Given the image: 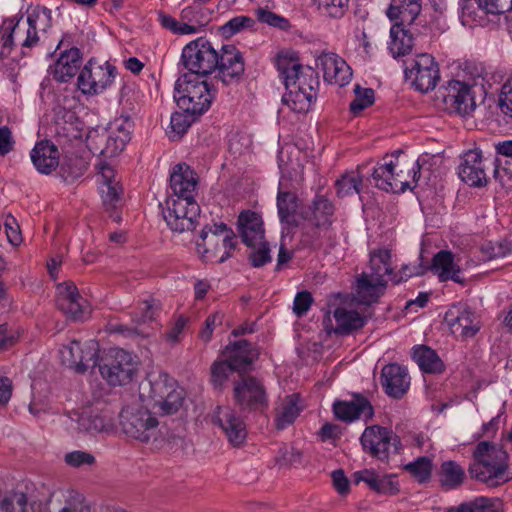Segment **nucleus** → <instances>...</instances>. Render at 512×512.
<instances>
[{"label":"nucleus","mask_w":512,"mask_h":512,"mask_svg":"<svg viewBox=\"0 0 512 512\" xmlns=\"http://www.w3.org/2000/svg\"><path fill=\"white\" fill-rule=\"evenodd\" d=\"M276 67L286 88L283 104L296 113L308 112L319 87L316 72L311 67H303L293 53L279 54Z\"/></svg>","instance_id":"nucleus-1"},{"label":"nucleus","mask_w":512,"mask_h":512,"mask_svg":"<svg viewBox=\"0 0 512 512\" xmlns=\"http://www.w3.org/2000/svg\"><path fill=\"white\" fill-rule=\"evenodd\" d=\"M509 468V454L502 447L481 441L473 450L468 473L471 479L494 488L512 479Z\"/></svg>","instance_id":"nucleus-2"},{"label":"nucleus","mask_w":512,"mask_h":512,"mask_svg":"<svg viewBox=\"0 0 512 512\" xmlns=\"http://www.w3.org/2000/svg\"><path fill=\"white\" fill-rule=\"evenodd\" d=\"M174 98L185 113L199 116L210 108L214 91L198 76L183 75L175 82Z\"/></svg>","instance_id":"nucleus-3"},{"label":"nucleus","mask_w":512,"mask_h":512,"mask_svg":"<svg viewBox=\"0 0 512 512\" xmlns=\"http://www.w3.org/2000/svg\"><path fill=\"white\" fill-rule=\"evenodd\" d=\"M122 432L129 438L158 447L163 441L158 419L147 409L139 406H127L119 414Z\"/></svg>","instance_id":"nucleus-4"},{"label":"nucleus","mask_w":512,"mask_h":512,"mask_svg":"<svg viewBox=\"0 0 512 512\" xmlns=\"http://www.w3.org/2000/svg\"><path fill=\"white\" fill-rule=\"evenodd\" d=\"M51 11L45 7L34 9L27 17V27H22L20 21L9 19L4 23V33L1 36L3 47L10 49L16 38L23 47H33L38 41L37 32L46 31L50 27Z\"/></svg>","instance_id":"nucleus-5"},{"label":"nucleus","mask_w":512,"mask_h":512,"mask_svg":"<svg viewBox=\"0 0 512 512\" xmlns=\"http://www.w3.org/2000/svg\"><path fill=\"white\" fill-rule=\"evenodd\" d=\"M97 364L102 378L111 386L130 383L139 368L137 356L121 348L108 350Z\"/></svg>","instance_id":"nucleus-6"},{"label":"nucleus","mask_w":512,"mask_h":512,"mask_svg":"<svg viewBox=\"0 0 512 512\" xmlns=\"http://www.w3.org/2000/svg\"><path fill=\"white\" fill-rule=\"evenodd\" d=\"M218 50L204 37L191 41L182 50L181 61L193 76H206L216 71Z\"/></svg>","instance_id":"nucleus-7"},{"label":"nucleus","mask_w":512,"mask_h":512,"mask_svg":"<svg viewBox=\"0 0 512 512\" xmlns=\"http://www.w3.org/2000/svg\"><path fill=\"white\" fill-rule=\"evenodd\" d=\"M363 450L380 461L401 450L400 438L389 428L379 425L366 427L360 438Z\"/></svg>","instance_id":"nucleus-8"},{"label":"nucleus","mask_w":512,"mask_h":512,"mask_svg":"<svg viewBox=\"0 0 512 512\" xmlns=\"http://www.w3.org/2000/svg\"><path fill=\"white\" fill-rule=\"evenodd\" d=\"M404 72L406 80L421 93L433 90L440 80L439 66L434 57L427 53L407 61Z\"/></svg>","instance_id":"nucleus-9"},{"label":"nucleus","mask_w":512,"mask_h":512,"mask_svg":"<svg viewBox=\"0 0 512 512\" xmlns=\"http://www.w3.org/2000/svg\"><path fill=\"white\" fill-rule=\"evenodd\" d=\"M163 216L172 231H193L198 224L200 207L196 200L167 199Z\"/></svg>","instance_id":"nucleus-10"},{"label":"nucleus","mask_w":512,"mask_h":512,"mask_svg":"<svg viewBox=\"0 0 512 512\" xmlns=\"http://www.w3.org/2000/svg\"><path fill=\"white\" fill-rule=\"evenodd\" d=\"M115 75V67L108 62L89 60L79 73L77 85L84 95H97L112 85Z\"/></svg>","instance_id":"nucleus-11"},{"label":"nucleus","mask_w":512,"mask_h":512,"mask_svg":"<svg viewBox=\"0 0 512 512\" xmlns=\"http://www.w3.org/2000/svg\"><path fill=\"white\" fill-rule=\"evenodd\" d=\"M311 213L308 216L309 223L312 227V235L310 245L314 249H321L324 246V239L330 241L332 239V217L334 214V206L330 200L323 195H317L310 207Z\"/></svg>","instance_id":"nucleus-12"},{"label":"nucleus","mask_w":512,"mask_h":512,"mask_svg":"<svg viewBox=\"0 0 512 512\" xmlns=\"http://www.w3.org/2000/svg\"><path fill=\"white\" fill-rule=\"evenodd\" d=\"M98 353L99 344L95 340L84 343L74 340L63 345L59 350L62 363L81 374L96 366Z\"/></svg>","instance_id":"nucleus-13"},{"label":"nucleus","mask_w":512,"mask_h":512,"mask_svg":"<svg viewBox=\"0 0 512 512\" xmlns=\"http://www.w3.org/2000/svg\"><path fill=\"white\" fill-rule=\"evenodd\" d=\"M372 180L377 188L386 192H404L410 186L403 164L393 155L385 156L383 163L374 168Z\"/></svg>","instance_id":"nucleus-14"},{"label":"nucleus","mask_w":512,"mask_h":512,"mask_svg":"<svg viewBox=\"0 0 512 512\" xmlns=\"http://www.w3.org/2000/svg\"><path fill=\"white\" fill-rule=\"evenodd\" d=\"M234 398L242 409L257 410L267 406L263 384L250 375H240L235 381Z\"/></svg>","instance_id":"nucleus-15"},{"label":"nucleus","mask_w":512,"mask_h":512,"mask_svg":"<svg viewBox=\"0 0 512 512\" xmlns=\"http://www.w3.org/2000/svg\"><path fill=\"white\" fill-rule=\"evenodd\" d=\"M212 421L234 446H239L245 441L246 424L230 406H218L212 414Z\"/></svg>","instance_id":"nucleus-16"},{"label":"nucleus","mask_w":512,"mask_h":512,"mask_svg":"<svg viewBox=\"0 0 512 512\" xmlns=\"http://www.w3.org/2000/svg\"><path fill=\"white\" fill-rule=\"evenodd\" d=\"M198 177L193 169L185 163L177 164L170 174L172 194L167 199L195 200Z\"/></svg>","instance_id":"nucleus-17"},{"label":"nucleus","mask_w":512,"mask_h":512,"mask_svg":"<svg viewBox=\"0 0 512 512\" xmlns=\"http://www.w3.org/2000/svg\"><path fill=\"white\" fill-rule=\"evenodd\" d=\"M58 308L73 320H84L90 313L89 305L73 283H62L57 288Z\"/></svg>","instance_id":"nucleus-18"},{"label":"nucleus","mask_w":512,"mask_h":512,"mask_svg":"<svg viewBox=\"0 0 512 512\" xmlns=\"http://www.w3.org/2000/svg\"><path fill=\"white\" fill-rule=\"evenodd\" d=\"M216 70L225 85L239 82L245 70L241 52L233 45H223L218 52Z\"/></svg>","instance_id":"nucleus-19"},{"label":"nucleus","mask_w":512,"mask_h":512,"mask_svg":"<svg viewBox=\"0 0 512 512\" xmlns=\"http://www.w3.org/2000/svg\"><path fill=\"white\" fill-rule=\"evenodd\" d=\"M160 310V303L155 299L144 300L139 303L137 309L133 313L132 320L134 326L116 325L114 331L126 337H133L135 335L146 337L150 332L143 327L144 324L152 322L156 319V315Z\"/></svg>","instance_id":"nucleus-20"},{"label":"nucleus","mask_w":512,"mask_h":512,"mask_svg":"<svg viewBox=\"0 0 512 512\" xmlns=\"http://www.w3.org/2000/svg\"><path fill=\"white\" fill-rule=\"evenodd\" d=\"M316 65L323 71L325 81L340 87L348 84L352 77L351 68L345 60L332 52H323L316 58Z\"/></svg>","instance_id":"nucleus-21"},{"label":"nucleus","mask_w":512,"mask_h":512,"mask_svg":"<svg viewBox=\"0 0 512 512\" xmlns=\"http://www.w3.org/2000/svg\"><path fill=\"white\" fill-rule=\"evenodd\" d=\"M446 90L443 100L451 113L468 115L475 109L476 103L471 94V88L465 82L450 81Z\"/></svg>","instance_id":"nucleus-22"},{"label":"nucleus","mask_w":512,"mask_h":512,"mask_svg":"<svg viewBox=\"0 0 512 512\" xmlns=\"http://www.w3.org/2000/svg\"><path fill=\"white\" fill-rule=\"evenodd\" d=\"M132 128L133 124L128 118L114 120L104 136L105 146L99 150V153L107 157L118 155L131 140Z\"/></svg>","instance_id":"nucleus-23"},{"label":"nucleus","mask_w":512,"mask_h":512,"mask_svg":"<svg viewBox=\"0 0 512 512\" xmlns=\"http://www.w3.org/2000/svg\"><path fill=\"white\" fill-rule=\"evenodd\" d=\"M445 322L457 337L469 338L480 329L477 315L466 307L455 306L445 314Z\"/></svg>","instance_id":"nucleus-24"},{"label":"nucleus","mask_w":512,"mask_h":512,"mask_svg":"<svg viewBox=\"0 0 512 512\" xmlns=\"http://www.w3.org/2000/svg\"><path fill=\"white\" fill-rule=\"evenodd\" d=\"M78 429L88 433L110 434L115 430L113 414L108 409L88 407L81 411L77 419Z\"/></svg>","instance_id":"nucleus-25"},{"label":"nucleus","mask_w":512,"mask_h":512,"mask_svg":"<svg viewBox=\"0 0 512 512\" xmlns=\"http://www.w3.org/2000/svg\"><path fill=\"white\" fill-rule=\"evenodd\" d=\"M380 382L388 396L400 399L409 389L410 376L404 366L390 363L382 368Z\"/></svg>","instance_id":"nucleus-26"},{"label":"nucleus","mask_w":512,"mask_h":512,"mask_svg":"<svg viewBox=\"0 0 512 512\" xmlns=\"http://www.w3.org/2000/svg\"><path fill=\"white\" fill-rule=\"evenodd\" d=\"M458 174L461 180L470 186H485L487 184V176L482 152L478 149H472L464 153L459 165Z\"/></svg>","instance_id":"nucleus-27"},{"label":"nucleus","mask_w":512,"mask_h":512,"mask_svg":"<svg viewBox=\"0 0 512 512\" xmlns=\"http://www.w3.org/2000/svg\"><path fill=\"white\" fill-rule=\"evenodd\" d=\"M97 183L103 204L108 209L115 208L123 193L120 179L115 170L108 164H100L97 173Z\"/></svg>","instance_id":"nucleus-28"},{"label":"nucleus","mask_w":512,"mask_h":512,"mask_svg":"<svg viewBox=\"0 0 512 512\" xmlns=\"http://www.w3.org/2000/svg\"><path fill=\"white\" fill-rule=\"evenodd\" d=\"M82 64V55L78 48L71 47L62 51L48 72L57 82L65 83L72 79Z\"/></svg>","instance_id":"nucleus-29"},{"label":"nucleus","mask_w":512,"mask_h":512,"mask_svg":"<svg viewBox=\"0 0 512 512\" xmlns=\"http://www.w3.org/2000/svg\"><path fill=\"white\" fill-rule=\"evenodd\" d=\"M335 416L346 422L363 418L365 420L372 418L374 411L370 402L361 395H355L349 401H337L333 405Z\"/></svg>","instance_id":"nucleus-30"},{"label":"nucleus","mask_w":512,"mask_h":512,"mask_svg":"<svg viewBox=\"0 0 512 512\" xmlns=\"http://www.w3.org/2000/svg\"><path fill=\"white\" fill-rule=\"evenodd\" d=\"M387 283L388 280H381L368 275L367 272H362L356 280L355 300L364 305L378 302L386 290Z\"/></svg>","instance_id":"nucleus-31"},{"label":"nucleus","mask_w":512,"mask_h":512,"mask_svg":"<svg viewBox=\"0 0 512 512\" xmlns=\"http://www.w3.org/2000/svg\"><path fill=\"white\" fill-rule=\"evenodd\" d=\"M238 231L243 243L256 248L264 240V228L261 216L254 211L246 210L238 217Z\"/></svg>","instance_id":"nucleus-32"},{"label":"nucleus","mask_w":512,"mask_h":512,"mask_svg":"<svg viewBox=\"0 0 512 512\" xmlns=\"http://www.w3.org/2000/svg\"><path fill=\"white\" fill-rule=\"evenodd\" d=\"M31 161L41 174H50L59 165V151L49 140L37 142L30 152Z\"/></svg>","instance_id":"nucleus-33"},{"label":"nucleus","mask_w":512,"mask_h":512,"mask_svg":"<svg viewBox=\"0 0 512 512\" xmlns=\"http://www.w3.org/2000/svg\"><path fill=\"white\" fill-rule=\"evenodd\" d=\"M227 231L224 223L204 227L200 239L196 241L197 253L205 261L213 260L220 247L221 236Z\"/></svg>","instance_id":"nucleus-34"},{"label":"nucleus","mask_w":512,"mask_h":512,"mask_svg":"<svg viewBox=\"0 0 512 512\" xmlns=\"http://www.w3.org/2000/svg\"><path fill=\"white\" fill-rule=\"evenodd\" d=\"M427 270H431L437 275L441 282L452 280L456 283H463V279L460 277V267L455 263L452 252L448 250L436 253Z\"/></svg>","instance_id":"nucleus-35"},{"label":"nucleus","mask_w":512,"mask_h":512,"mask_svg":"<svg viewBox=\"0 0 512 512\" xmlns=\"http://www.w3.org/2000/svg\"><path fill=\"white\" fill-rule=\"evenodd\" d=\"M355 482H364L368 487L379 494L395 495L399 492V485L392 475L381 476L374 470L365 469L354 473Z\"/></svg>","instance_id":"nucleus-36"},{"label":"nucleus","mask_w":512,"mask_h":512,"mask_svg":"<svg viewBox=\"0 0 512 512\" xmlns=\"http://www.w3.org/2000/svg\"><path fill=\"white\" fill-rule=\"evenodd\" d=\"M437 478L442 490H456L464 484L466 472L459 463L447 460L440 465Z\"/></svg>","instance_id":"nucleus-37"},{"label":"nucleus","mask_w":512,"mask_h":512,"mask_svg":"<svg viewBox=\"0 0 512 512\" xmlns=\"http://www.w3.org/2000/svg\"><path fill=\"white\" fill-rule=\"evenodd\" d=\"M227 361L235 371L246 370L257 358L258 353L246 340H239L226 347Z\"/></svg>","instance_id":"nucleus-38"},{"label":"nucleus","mask_w":512,"mask_h":512,"mask_svg":"<svg viewBox=\"0 0 512 512\" xmlns=\"http://www.w3.org/2000/svg\"><path fill=\"white\" fill-rule=\"evenodd\" d=\"M421 11V0H391L387 9L390 20L411 25Z\"/></svg>","instance_id":"nucleus-39"},{"label":"nucleus","mask_w":512,"mask_h":512,"mask_svg":"<svg viewBox=\"0 0 512 512\" xmlns=\"http://www.w3.org/2000/svg\"><path fill=\"white\" fill-rule=\"evenodd\" d=\"M0 512H43V506L23 492L10 491L0 501Z\"/></svg>","instance_id":"nucleus-40"},{"label":"nucleus","mask_w":512,"mask_h":512,"mask_svg":"<svg viewBox=\"0 0 512 512\" xmlns=\"http://www.w3.org/2000/svg\"><path fill=\"white\" fill-rule=\"evenodd\" d=\"M297 395L286 396L275 409V427L283 430L293 424L299 416L301 408L299 406Z\"/></svg>","instance_id":"nucleus-41"},{"label":"nucleus","mask_w":512,"mask_h":512,"mask_svg":"<svg viewBox=\"0 0 512 512\" xmlns=\"http://www.w3.org/2000/svg\"><path fill=\"white\" fill-rule=\"evenodd\" d=\"M412 358L424 373L438 374L442 373L445 369V365L436 351L428 346H415Z\"/></svg>","instance_id":"nucleus-42"},{"label":"nucleus","mask_w":512,"mask_h":512,"mask_svg":"<svg viewBox=\"0 0 512 512\" xmlns=\"http://www.w3.org/2000/svg\"><path fill=\"white\" fill-rule=\"evenodd\" d=\"M336 334H349L354 330L362 328L366 323V318L355 310H349L344 307H338L334 311Z\"/></svg>","instance_id":"nucleus-43"},{"label":"nucleus","mask_w":512,"mask_h":512,"mask_svg":"<svg viewBox=\"0 0 512 512\" xmlns=\"http://www.w3.org/2000/svg\"><path fill=\"white\" fill-rule=\"evenodd\" d=\"M405 26L408 25L395 22L390 29L391 42L389 49L393 57L404 56L412 50L413 36Z\"/></svg>","instance_id":"nucleus-44"},{"label":"nucleus","mask_w":512,"mask_h":512,"mask_svg":"<svg viewBox=\"0 0 512 512\" xmlns=\"http://www.w3.org/2000/svg\"><path fill=\"white\" fill-rule=\"evenodd\" d=\"M444 512H502V501L495 497L478 496L458 506H451Z\"/></svg>","instance_id":"nucleus-45"},{"label":"nucleus","mask_w":512,"mask_h":512,"mask_svg":"<svg viewBox=\"0 0 512 512\" xmlns=\"http://www.w3.org/2000/svg\"><path fill=\"white\" fill-rule=\"evenodd\" d=\"M372 277L388 280L395 275L391 265V253L387 249H377L370 253V271L367 272Z\"/></svg>","instance_id":"nucleus-46"},{"label":"nucleus","mask_w":512,"mask_h":512,"mask_svg":"<svg viewBox=\"0 0 512 512\" xmlns=\"http://www.w3.org/2000/svg\"><path fill=\"white\" fill-rule=\"evenodd\" d=\"M150 386V398L154 401V406L165 397L166 393L171 392L172 388L177 386L176 381L164 371L153 372L148 376Z\"/></svg>","instance_id":"nucleus-47"},{"label":"nucleus","mask_w":512,"mask_h":512,"mask_svg":"<svg viewBox=\"0 0 512 512\" xmlns=\"http://www.w3.org/2000/svg\"><path fill=\"white\" fill-rule=\"evenodd\" d=\"M87 165V162L82 157L66 155L61 162L59 161L60 176L66 182H73L85 173Z\"/></svg>","instance_id":"nucleus-48"},{"label":"nucleus","mask_w":512,"mask_h":512,"mask_svg":"<svg viewBox=\"0 0 512 512\" xmlns=\"http://www.w3.org/2000/svg\"><path fill=\"white\" fill-rule=\"evenodd\" d=\"M278 215L281 222L291 223L298 209L296 194L287 191H279L277 195Z\"/></svg>","instance_id":"nucleus-49"},{"label":"nucleus","mask_w":512,"mask_h":512,"mask_svg":"<svg viewBox=\"0 0 512 512\" xmlns=\"http://www.w3.org/2000/svg\"><path fill=\"white\" fill-rule=\"evenodd\" d=\"M433 464L429 457L422 456L404 466V470L420 484L428 483L432 476Z\"/></svg>","instance_id":"nucleus-50"},{"label":"nucleus","mask_w":512,"mask_h":512,"mask_svg":"<svg viewBox=\"0 0 512 512\" xmlns=\"http://www.w3.org/2000/svg\"><path fill=\"white\" fill-rule=\"evenodd\" d=\"M362 176L358 171H352L343 175L336 181V189L339 197L359 194L361 191Z\"/></svg>","instance_id":"nucleus-51"},{"label":"nucleus","mask_w":512,"mask_h":512,"mask_svg":"<svg viewBox=\"0 0 512 512\" xmlns=\"http://www.w3.org/2000/svg\"><path fill=\"white\" fill-rule=\"evenodd\" d=\"M183 399V389L177 385L172 388L171 392L166 393L165 397L160 400L154 408H157L163 415L173 414L182 406Z\"/></svg>","instance_id":"nucleus-52"},{"label":"nucleus","mask_w":512,"mask_h":512,"mask_svg":"<svg viewBox=\"0 0 512 512\" xmlns=\"http://www.w3.org/2000/svg\"><path fill=\"white\" fill-rule=\"evenodd\" d=\"M349 0H313L318 10L329 17H342L348 7Z\"/></svg>","instance_id":"nucleus-53"},{"label":"nucleus","mask_w":512,"mask_h":512,"mask_svg":"<svg viewBox=\"0 0 512 512\" xmlns=\"http://www.w3.org/2000/svg\"><path fill=\"white\" fill-rule=\"evenodd\" d=\"M354 92L355 99L350 103V111L353 114H357L372 105L374 101V92L370 88H361L359 85L355 86Z\"/></svg>","instance_id":"nucleus-54"},{"label":"nucleus","mask_w":512,"mask_h":512,"mask_svg":"<svg viewBox=\"0 0 512 512\" xmlns=\"http://www.w3.org/2000/svg\"><path fill=\"white\" fill-rule=\"evenodd\" d=\"M58 512H90L81 494L69 491L64 495V502Z\"/></svg>","instance_id":"nucleus-55"},{"label":"nucleus","mask_w":512,"mask_h":512,"mask_svg":"<svg viewBox=\"0 0 512 512\" xmlns=\"http://www.w3.org/2000/svg\"><path fill=\"white\" fill-rule=\"evenodd\" d=\"M235 371L227 360L215 361L211 366V382L215 387H221L229 377V374Z\"/></svg>","instance_id":"nucleus-56"},{"label":"nucleus","mask_w":512,"mask_h":512,"mask_svg":"<svg viewBox=\"0 0 512 512\" xmlns=\"http://www.w3.org/2000/svg\"><path fill=\"white\" fill-rule=\"evenodd\" d=\"M253 24L254 20L252 18L240 15L230 19L221 27V30L225 36L231 37L244 29L251 28Z\"/></svg>","instance_id":"nucleus-57"},{"label":"nucleus","mask_w":512,"mask_h":512,"mask_svg":"<svg viewBox=\"0 0 512 512\" xmlns=\"http://www.w3.org/2000/svg\"><path fill=\"white\" fill-rule=\"evenodd\" d=\"M65 463L73 468H79L82 466H91L95 463V457L86 451L76 450L69 452L64 457Z\"/></svg>","instance_id":"nucleus-58"},{"label":"nucleus","mask_w":512,"mask_h":512,"mask_svg":"<svg viewBox=\"0 0 512 512\" xmlns=\"http://www.w3.org/2000/svg\"><path fill=\"white\" fill-rule=\"evenodd\" d=\"M427 271V267L422 265V263L418 264H404L402 265L400 271L395 273V275L391 278V281L394 284H398L402 281H406L413 276L423 275Z\"/></svg>","instance_id":"nucleus-59"},{"label":"nucleus","mask_w":512,"mask_h":512,"mask_svg":"<svg viewBox=\"0 0 512 512\" xmlns=\"http://www.w3.org/2000/svg\"><path fill=\"white\" fill-rule=\"evenodd\" d=\"M499 107L501 112L512 122V78L502 86Z\"/></svg>","instance_id":"nucleus-60"},{"label":"nucleus","mask_w":512,"mask_h":512,"mask_svg":"<svg viewBox=\"0 0 512 512\" xmlns=\"http://www.w3.org/2000/svg\"><path fill=\"white\" fill-rule=\"evenodd\" d=\"M485 13L500 14L511 9L510 0H474Z\"/></svg>","instance_id":"nucleus-61"},{"label":"nucleus","mask_w":512,"mask_h":512,"mask_svg":"<svg viewBox=\"0 0 512 512\" xmlns=\"http://www.w3.org/2000/svg\"><path fill=\"white\" fill-rule=\"evenodd\" d=\"M255 14L260 22L273 27L285 28L288 23L283 17L263 8H258Z\"/></svg>","instance_id":"nucleus-62"},{"label":"nucleus","mask_w":512,"mask_h":512,"mask_svg":"<svg viewBox=\"0 0 512 512\" xmlns=\"http://www.w3.org/2000/svg\"><path fill=\"white\" fill-rule=\"evenodd\" d=\"M188 322V319L184 316H179L172 327L166 332L165 334V340L171 344H176L180 342L182 339L184 329L186 327V324Z\"/></svg>","instance_id":"nucleus-63"},{"label":"nucleus","mask_w":512,"mask_h":512,"mask_svg":"<svg viewBox=\"0 0 512 512\" xmlns=\"http://www.w3.org/2000/svg\"><path fill=\"white\" fill-rule=\"evenodd\" d=\"M256 247L258 248L250 254L249 258L254 267H262L271 261L270 250L268 244L263 240Z\"/></svg>","instance_id":"nucleus-64"}]
</instances>
